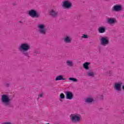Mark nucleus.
Segmentation results:
<instances>
[{
	"label": "nucleus",
	"mask_w": 124,
	"mask_h": 124,
	"mask_svg": "<svg viewBox=\"0 0 124 124\" xmlns=\"http://www.w3.org/2000/svg\"><path fill=\"white\" fill-rule=\"evenodd\" d=\"M107 23L109 25H112L117 23V19L115 18H108L107 19Z\"/></svg>",
	"instance_id": "f8f14e48"
},
{
	"label": "nucleus",
	"mask_w": 124,
	"mask_h": 124,
	"mask_svg": "<svg viewBox=\"0 0 124 124\" xmlns=\"http://www.w3.org/2000/svg\"><path fill=\"white\" fill-rule=\"evenodd\" d=\"M1 101L2 105L6 107H10V98L6 94H3L1 96Z\"/></svg>",
	"instance_id": "7ed1b4c3"
},
{
	"label": "nucleus",
	"mask_w": 124,
	"mask_h": 124,
	"mask_svg": "<svg viewBox=\"0 0 124 124\" xmlns=\"http://www.w3.org/2000/svg\"><path fill=\"white\" fill-rule=\"evenodd\" d=\"M49 124V123H47V124Z\"/></svg>",
	"instance_id": "bb28decb"
},
{
	"label": "nucleus",
	"mask_w": 124,
	"mask_h": 124,
	"mask_svg": "<svg viewBox=\"0 0 124 124\" xmlns=\"http://www.w3.org/2000/svg\"><path fill=\"white\" fill-rule=\"evenodd\" d=\"M66 63L68 66L72 67L73 66V61L71 60H67L66 62Z\"/></svg>",
	"instance_id": "dca6fc26"
},
{
	"label": "nucleus",
	"mask_w": 124,
	"mask_h": 124,
	"mask_svg": "<svg viewBox=\"0 0 124 124\" xmlns=\"http://www.w3.org/2000/svg\"><path fill=\"white\" fill-rule=\"evenodd\" d=\"M63 41L64 42V43L69 44L70 43H71V41H72V38H71V37L70 36L67 35L63 38Z\"/></svg>",
	"instance_id": "9d476101"
},
{
	"label": "nucleus",
	"mask_w": 124,
	"mask_h": 124,
	"mask_svg": "<svg viewBox=\"0 0 124 124\" xmlns=\"http://www.w3.org/2000/svg\"><path fill=\"white\" fill-rule=\"evenodd\" d=\"M38 29V32L40 34L45 35L47 32V30L45 28V24H38L37 25Z\"/></svg>",
	"instance_id": "20e7f679"
},
{
	"label": "nucleus",
	"mask_w": 124,
	"mask_h": 124,
	"mask_svg": "<svg viewBox=\"0 0 124 124\" xmlns=\"http://www.w3.org/2000/svg\"><path fill=\"white\" fill-rule=\"evenodd\" d=\"M49 14L52 17H57L58 16V12L54 9H51L49 12Z\"/></svg>",
	"instance_id": "ddd939ff"
},
{
	"label": "nucleus",
	"mask_w": 124,
	"mask_h": 124,
	"mask_svg": "<svg viewBox=\"0 0 124 124\" xmlns=\"http://www.w3.org/2000/svg\"><path fill=\"white\" fill-rule=\"evenodd\" d=\"M61 80H65V78H63L62 75H59L55 78V81H61Z\"/></svg>",
	"instance_id": "a211bd4d"
},
{
	"label": "nucleus",
	"mask_w": 124,
	"mask_h": 124,
	"mask_svg": "<svg viewBox=\"0 0 124 124\" xmlns=\"http://www.w3.org/2000/svg\"><path fill=\"white\" fill-rule=\"evenodd\" d=\"M28 14L29 16L32 18H37L39 17V15L37 14V12L34 10H31L29 11Z\"/></svg>",
	"instance_id": "423d86ee"
},
{
	"label": "nucleus",
	"mask_w": 124,
	"mask_h": 124,
	"mask_svg": "<svg viewBox=\"0 0 124 124\" xmlns=\"http://www.w3.org/2000/svg\"><path fill=\"white\" fill-rule=\"evenodd\" d=\"M100 42L102 46H107L109 44V40H108V37H102L100 39Z\"/></svg>",
	"instance_id": "39448f33"
},
{
	"label": "nucleus",
	"mask_w": 124,
	"mask_h": 124,
	"mask_svg": "<svg viewBox=\"0 0 124 124\" xmlns=\"http://www.w3.org/2000/svg\"><path fill=\"white\" fill-rule=\"evenodd\" d=\"M66 99L71 100L73 98V93L71 92H67L65 93Z\"/></svg>",
	"instance_id": "9b49d317"
},
{
	"label": "nucleus",
	"mask_w": 124,
	"mask_h": 124,
	"mask_svg": "<svg viewBox=\"0 0 124 124\" xmlns=\"http://www.w3.org/2000/svg\"><path fill=\"white\" fill-rule=\"evenodd\" d=\"M44 95V93H41L39 94L38 97H43V96Z\"/></svg>",
	"instance_id": "5701e85b"
},
{
	"label": "nucleus",
	"mask_w": 124,
	"mask_h": 124,
	"mask_svg": "<svg viewBox=\"0 0 124 124\" xmlns=\"http://www.w3.org/2000/svg\"><path fill=\"white\" fill-rule=\"evenodd\" d=\"M122 89H123V90H124V86H122Z\"/></svg>",
	"instance_id": "a878e982"
},
{
	"label": "nucleus",
	"mask_w": 124,
	"mask_h": 124,
	"mask_svg": "<svg viewBox=\"0 0 124 124\" xmlns=\"http://www.w3.org/2000/svg\"><path fill=\"white\" fill-rule=\"evenodd\" d=\"M62 6L64 8H65V9H68V8H70V7L72 6L71 2L68 0H65L62 2Z\"/></svg>",
	"instance_id": "0eeeda50"
},
{
	"label": "nucleus",
	"mask_w": 124,
	"mask_h": 124,
	"mask_svg": "<svg viewBox=\"0 0 124 124\" xmlns=\"http://www.w3.org/2000/svg\"><path fill=\"white\" fill-rule=\"evenodd\" d=\"M87 76H89V77H93V76H94V73L93 71L89 72L87 73Z\"/></svg>",
	"instance_id": "6ab92c4d"
},
{
	"label": "nucleus",
	"mask_w": 124,
	"mask_h": 124,
	"mask_svg": "<svg viewBox=\"0 0 124 124\" xmlns=\"http://www.w3.org/2000/svg\"><path fill=\"white\" fill-rule=\"evenodd\" d=\"M98 31L99 33H104L105 31H106V30L105 29V27H100L98 29Z\"/></svg>",
	"instance_id": "4468645a"
},
{
	"label": "nucleus",
	"mask_w": 124,
	"mask_h": 124,
	"mask_svg": "<svg viewBox=\"0 0 124 124\" xmlns=\"http://www.w3.org/2000/svg\"><path fill=\"white\" fill-rule=\"evenodd\" d=\"M60 97L61 99H64V98H65V96L63 93H62L60 95Z\"/></svg>",
	"instance_id": "412c9836"
},
{
	"label": "nucleus",
	"mask_w": 124,
	"mask_h": 124,
	"mask_svg": "<svg viewBox=\"0 0 124 124\" xmlns=\"http://www.w3.org/2000/svg\"><path fill=\"white\" fill-rule=\"evenodd\" d=\"M70 119L72 123L76 124L82 121V115L78 113L71 114L70 115Z\"/></svg>",
	"instance_id": "f03ea898"
},
{
	"label": "nucleus",
	"mask_w": 124,
	"mask_h": 124,
	"mask_svg": "<svg viewBox=\"0 0 124 124\" xmlns=\"http://www.w3.org/2000/svg\"><path fill=\"white\" fill-rule=\"evenodd\" d=\"M19 23H20V24H23V22H22L21 21H19Z\"/></svg>",
	"instance_id": "393cba45"
},
{
	"label": "nucleus",
	"mask_w": 124,
	"mask_h": 124,
	"mask_svg": "<svg viewBox=\"0 0 124 124\" xmlns=\"http://www.w3.org/2000/svg\"><path fill=\"white\" fill-rule=\"evenodd\" d=\"M89 65H90V62H86L83 64V66L85 69L88 70L89 69L90 67H89Z\"/></svg>",
	"instance_id": "f3484780"
},
{
	"label": "nucleus",
	"mask_w": 124,
	"mask_h": 124,
	"mask_svg": "<svg viewBox=\"0 0 124 124\" xmlns=\"http://www.w3.org/2000/svg\"><path fill=\"white\" fill-rule=\"evenodd\" d=\"M94 100L93 97H88L85 99V102L86 103H93V102H94Z\"/></svg>",
	"instance_id": "2eb2a0df"
},
{
	"label": "nucleus",
	"mask_w": 124,
	"mask_h": 124,
	"mask_svg": "<svg viewBox=\"0 0 124 124\" xmlns=\"http://www.w3.org/2000/svg\"><path fill=\"white\" fill-rule=\"evenodd\" d=\"M5 124H11V123H6Z\"/></svg>",
	"instance_id": "b1692460"
},
{
	"label": "nucleus",
	"mask_w": 124,
	"mask_h": 124,
	"mask_svg": "<svg viewBox=\"0 0 124 124\" xmlns=\"http://www.w3.org/2000/svg\"><path fill=\"white\" fill-rule=\"evenodd\" d=\"M122 85H123L122 82H116L114 84L113 89L115 91L120 92L121 91V90H122Z\"/></svg>",
	"instance_id": "1a4fd4ad"
},
{
	"label": "nucleus",
	"mask_w": 124,
	"mask_h": 124,
	"mask_svg": "<svg viewBox=\"0 0 124 124\" xmlns=\"http://www.w3.org/2000/svg\"><path fill=\"white\" fill-rule=\"evenodd\" d=\"M81 37L82 38H88V35H87V34H83Z\"/></svg>",
	"instance_id": "4be33fe9"
},
{
	"label": "nucleus",
	"mask_w": 124,
	"mask_h": 124,
	"mask_svg": "<svg viewBox=\"0 0 124 124\" xmlns=\"http://www.w3.org/2000/svg\"><path fill=\"white\" fill-rule=\"evenodd\" d=\"M69 80L70 81H73V82H78V81L77 78H69Z\"/></svg>",
	"instance_id": "aec40b11"
},
{
	"label": "nucleus",
	"mask_w": 124,
	"mask_h": 124,
	"mask_svg": "<svg viewBox=\"0 0 124 124\" xmlns=\"http://www.w3.org/2000/svg\"><path fill=\"white\" fill-rule=\"evenodd\" d=\"M112 11H115V12H120L123 10V6L120 4H116L113 6L112 8Z\"/></svg>",
	"instance_id": "6e6552de"
},
{
	"label": "nucleus",
	"mask_w": 124,
	"mask_h": 124,
	"mask_svg": "<svg viewBox=\"0 0 124 124\" xmlns=\"http://www.w3.org/2000/svg\"><path fill=\"white\" fill-rule=\"evenodd\" d=\"M31 49V45L26 43L21 44L18 49L24 56L29 57V50Z\"/></svg>",
	"instance_id": "f257e3e1"
}]
</instances>
